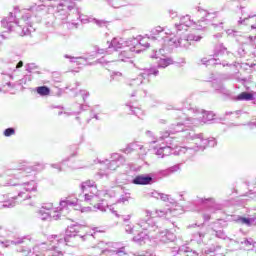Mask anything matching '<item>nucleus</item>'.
<instances>
[{
  "label": "nucleus",
  "mask_w": 256,
  "mask_h": 256,
  "mask_svg": "<svg viewBox=\"0 0 256 256\" xmlns=\"http://www.w3.org/2000/svg\"><path fill=\"white\" fill-rule=\"evenodd\" d=\"M201 110L191 103V99H186L183 102L182 110L176 112V121L170 125L171 133H182L187 141H193L194 145H199L201 151H205L207 147H215L217 140L215 138H205L203 134H197L191 129H185L189 125H199L201 121L193 118V115H199Z\"/></svg>",
  "instance_id": "obj_1"
},
{
  "label": "nucleus",
  "mask_w": 256,
  "mask_h": 256,
  "mask_svg": "<svg viewBox=\"0 0 256 256\" xmlns=\"http://www.w3.org/2000/svg\"><path fill=\"white\" fill-rule=\"evenodd\" d=\"M7 185L16 187L18 195L13 197H9V194L2 195L3 199L0 201V209H11L17 203H21V201L31 199V191H37V183L33 180L29 182H13V180H10Z\"/></svg>",
  "instance_id": "obj_2"
},
{
  "label": "nucleus",
  "mask_w": 256,
  "mask_h": 256,
  "mask_svg": "<svg viewBox=\"0 0 256 256\" xmlns=\"http://www.w3.org/2000/svg\"><path fill=\"white\" fill-rule=\"evenodd\" d=\"M191 25H195V22L191 20V16L186 15L180 18L179 24H175V32L161 26H156L151 29L150 35L146 36H148L150 41H158V43L163 44L166 43V41H169V35H175L176 33V37H179L187 33V30L189 27H191Z\"/></svg>",
  "instance_id": "obj_3"
},
{
  "label": "nucleus",
  "mask_w": 256,
  "mask_h": 256,
  "mask_svg": "<svg viewBox=\"0 0 256 256\" xmlns=\"http://www.w3.org/2000/svg\"><path fill=\"white\" fill-rule=\"evenodd\" d=\"M11 245H21L17 248L18 253H22V255H32L34 256H63V252L47 249L46 244L42 243L40 245H36L33 247L32 251L31 248L25 245H31V238L22 237L16 238L14 240H7L5 242V247H11Z\"/></svg>",
  "instance_id": "obj_4"
},
{
  "label": "nucleus",
  "mask_w": 256,
  "mask_h": 256,
  "mask_svg": "<svg viewBox=\"0 0 256 256\" xmlns=\"http://www.w3.org/2000/svg\"><path fill=\"white\" fill-rule=\"evenodd\" d=\"M31 23V14H24L21 19L17 20V16L10 12L8 17L1 20V25L4 29L11 32L13 31V27L17 26L18 33L20 37H27L31 35L33 31V26L29 25Z\"/></svg>",
  "instance_id": "obj_5"
},
{
  "label": "nucleus",
  "mask_w": 256,
  "mask_h": 256,
  "mask_svg": "<svg viewBox=\"0 0 256 256\" xmlns=\"http://www.w3.org/2000/svg\"><path fill=\"white\" fill-rule=\"evenodd\" d=\"M79 203V199L75 198L74 200H71L69 198H66L65 200L60 201V206L57 208L56 211L53 212H47L44 209H41L39 211L40 219L42 221H47L49 219H54V221H59L61 219V215L65 217L66 215H69V207H75Z\"/></svg>",
  "instance_id": "obj_6"
},
{
  "label": "nucleus",
  "mask_w": 256,
  "mask_h": 256,
  "mask_svg": "<svg viewBox=\"0 0 256 256\" xmlns=\"http://www.w3.org/2000/svg\"><path fill=\"white\" fill-rule=\"evenodd\" d=\"M68 17L71 21L66 23L68 29H77V27H79V23L76 21H81L84 24L95 23L98 25V27H103V25H105V21L97 20L95 18L81 14V9L77 7L70 10Z\"/></svg>",
  "instance_id": "obj_7"
},
{
  "label": "nucleus",
  "mask_w": 256,
  "mask_h": 256,
  "mask_svg": "<svg viewBox=\"0 0 256 256\" xmlns=\"http://www.w3.org/2000/svg\"><path fill=\"white\" fill-rule=\"evenodd\" d=\"M203 39V36L197 35V34H182L181 36H175L174 38H169L168 43L172 47H180L181 49H187L188 47H191V43L193 41L195 43H199Z\"/></svg>",
  "instance_id": "obj_8"
},
{
  "label": "nucleus",
  "mask_w": 256,
  "mask_h": 256,
  "mask_svg": "<svg viewBox=\"0 0 256 256\" xmlns=\"http://www.w3.org/2000/svg\"><path fill=\"white\" fill-rule=\"evenodd\" d=\"M151 75L157 77V75H159V70H157L155 67L144 68L143 72L140 73L138 77L129 79L127 81V85L128 87L137 89V87H140V85H146V83H149V77H151Z\"/></svg>",
  "instance_id": "obj_9"
},
{
  "label": "nucleus",
  "mask_w": 256,
  "mask_h": 256,
  "mask_svg": "<svg viewBox=\"0 0 256 256\" xmlns=\"http://www.w3.org/2000/svg\"><path fill=\"white\" fill-rule=\"evenodd\" d=\"M77 233H79L77 230V225L69 226L66 229L64 238H60L57 241L58 243L68 245V247H77L79 241L83 239V236H79Z\"/></svg>",
  "instance_id": "obj_10"
},
{
  "label": "nucleus",
  "mask_w": 256,
  "mask_h": 256,
  "mask_svg": "<svg viewBox=\"0 0 256 256\" xmlns=\"http://www.w3.org/2000/svg\"><path fill=\"white\" fill-rule=\"evenodd\" d=\"M81 191L85 193L87 189H90V193L84 194V201L86 203H90V205H93V203H96V201H99V191L97 190V186H95V181L93 180H87L85 182L81 183Z\"/></svg>",
  "instance_id": "obj_11"
},
{
  "label": "nucleus",
  "mask_w": 256,
  "mask_h": 256,
  "mask_svg": "<svg viewBox=\"0 0 256 256\" xmlns=\"http://www.w3.org/2000/svg\"><path fill=\"white\" fill-rule=\"evenodd\" d=\"M35 171V166L29 164H22L19 168L9 169L5 171V175L12 176L17 181H21L28 177L29 173Z\"/></svg>",
  "instance_id": "obj_12"
},
{
  "label": "nucleus",
  "mask_w": 256,
  "mask_h": 256,
  "mask_svg": "<svg viewBox=\"0 0 256 256\" xmlns=\"http://www.w3.org/2000/svg\"><path fill=\"white\" fill-rule=\"evenodd\" d=\"M152 213L151 211H146V218H141L137 225L144 231H148L149 233H155L159 229V226L157 225V221H155V218L151 217Z\"/></svg>",
  "instance_id": "obj_13"
},
{
  "label": "nucleus",
  "mask_w": 256,
  "mask_h": 256,
  "mask_svg": "<svg viewBox=\"0 0 256 256\" xmlns=\"http://www.w3.org/2000/svg\"><path fill=\"white\" fill-rule=\"evenodd\" d=\"M201 151V148L199 145H196L194 147H181L178 146L175 148L174 155H178L179 157H182V161L186 163V161H189V159H193L197 152Z\"/></svg>",
  "instance_id": "obj_14"
},
{
  "label": "nucleus",
  "mask_w": 256,
  "mask_h": 256,
  "mask_svg": "<svg viewBox=\"0 0 256 256\" xmlns=\"http://www.w3.org/2000/svg\"><path fill=\"white\" fill-rule=\"evenodd\" d=\"M200 205H209L208 206V212H205L203 214L204 221H210L211 220V213H216V211L221 210V206L215 204V198L209 197V198H198L197 200Z\"/></svg>",
  "instance_id": "obj_15"
},
{
  "label": "nucleus",
  "mask_w": 256,
  "mask_h": 256,
  "mask_svg": "<svg viewBox=\"0 0 256 256\" xmlns=\"http://www.w3.org/2000/svg\"><path fill=\"white\" fill-rule=\"evenodd\" d=\"M125 163V157L119 153H113L111 155V161L105 160L101 162L102 169H108L109 171H116L118 167H121Z\"/></svg>",
  "instance_id": "obj_16"
},
{
  "label": "nucleus",
  "mask_w": 256,
  "mask_h": 256,
  "mask_svg": "<svg viewBox=\"0 0 256 256\" xmlns=\"http://www.w3.org/2000/svg\"><path fill=\"white\" fill-rule=\"evenodd\" d=\"M163 53H165V49L161 48L159 51L155 52V55L152 56L154 59H159L158 69H165L166 67H169V65L173 64V59L165 57Z\"/></svg>",
  "instance_id": "obj_17"
},
{
  "label": "nucleus",
  "mask_w": 256,
  "mask_h": 256,
  "mask_svg": "<svg viewBox=\"0 0 256 256\" xmlns=\"http://www.w3.org/2000/svg\"><path fill=\"white\" fill-rule=\"evenodd\" d=\"M131 183L133 185H153L155 180L152 174H139L132 179Z\"/></svg>",
  "instance_id": "obj_18"
},
{
  "label": "nucleus",
  "mask_w": 256,
  "mask_h": 256,
  "mask_svg": "<svg viewBox=\"0 0 256 256\" xmlns=\"http://www.w3.org/2000/svg\"><path fill=\"white\" fill-rule=\"evenodd\" d=\"M166 140V145L163 143L164 147V157H169V155H175V149H177V138H171L168 136Z\"/></svg>",
  "instance_id": "obj_19"
},
{
  "label": "nucleus",
  "mask_w": 256,
  "mask_h": 256,
  "mask_svg": "<svg viewBox=\"0 0 256 256\" xmlns=\"http://www.w3.org/2000/svg\"><path fill=\"white\" fill-rule=\"evenodd\" d=\"M157 237L159 238L160 243L164 244L173 243V241L177 239V236L169 230L158 232Z\"/></svg>",
  "instance_id": "obj_20"
},
{
  "label": "nucleus",
  "mask_w": 256,
  "mask_h": 256,
  "mask_svg": "<svg viewBox=\"0 0 256 256\" xmlns=\"http://www.w3.org/2000/svg\"><path fill=\"white\" fill-rule=\"evenodd\" d=\"M218 227H227V222L225 220H218L215 222L214 227L212 228L213 235L218 239H227V234L223 230H217Z\"/></svg>",
  "instance_id": "obj_21"
},
{
  "label": "nucleus",
  "mask_w": 256,
  "mask_h": 256,
  "mask_svg": "<svg viewBox=\"0 0 256 256\" xmlns=\"http://www.w3.org/2000/svg\"><path fill=\"white\" fill-rule=\"evenodd\" d=\"M21 67H23V61H19L14 67L9 68L10 72H2L1 75L3 76V79L5 81H13V79H15V73H19L17 69H21Z\"/></svg>",
  "instance_id": "obj_22"
},
{
  "label": "nucleus",
  "mask_w": 256,
  "mask_h": 256,
  "mask_svg": "<svg viewBox=\"0 0 256 256\" xmlns=\"http://www.w3.org/2000/svg\"><path fill=\"white\" fill-rule=\"evenodd\" d=\"M121 219L123 221V228L125 233L128 235H133V233H135V225L131 223V214L121 216Z\"/></svg>",
  "instance_id": "obj_23"
},
{
  "label": "nucleus",
  "mask_w": 256,
  "mask_h": 256,
  "mask_svg": "<svg viewBox=\"0 0 256 256\" xmlns=\"http://www.w3.org/2000/svg\"><path fill=\"white\" fill-rule=\"evenodd\" d=\"M133 53H135V51H133V48L127 47L125 50L121 51L118 54V59L120 61H123L124 63H132L131 58L133 57Z\"/></svg>",
  "instance_id": "obj_24"
},
{
  "label": "nucleus",
  "mask_w": 256,
  "mask_h": 256,
  "mask_svg": "<svg viewBox=\"0 0 256 256\" xmlns=\"http://www.w3.org/2000/svg\"><path fill=\"white\" fill-rule=\"evenodd\" d=\"M146 135L147 137H151V143H159V141H165L166 139H169L171 133H169V131L161 132L159 138H157L151 131L148 130L146 131Z\"/></svg>",
  "instance_id": "obj_25"
},
{
  "label": "nucleus",
  "mask_w": 256,
  "mask_h": 256,
  "mask_svg": "<svg viewBox=\"0 0 256 256\" xmlns=\"http://www.w3.org/2000/svg\"><path fill=\"white\" fill-rule=\"evenodd\" d=\"M123 47H127L125 40H123V38H114L109 44L108 49H114V51H119V49H123Z\"/></svg>",
  "instance_id": "obj_26"
},
{
  "label": "nucleus",
  "mask_w": 256,
  "mask_h": 256,
  "mask_svg": "<svg viewBox=\"0 0 256 256\" xmlns=\"http://www.w3.org/2000/svg\"><path fill=\"white\" fill-rule=\"evenodd\" d=\"M132 241L137 245H145L149 241V234L146 232H139L132 238Z\"/></svg>",
  "instance_id": "obj_27"
},
{
  "label": "nucleus",
  "mask_w": 256,
  "mask_h": 256,
  "mask_svg": "<svg viewBox=\"0 0 256 256\" xmlns=\"http://www.w3.org/2000/svg\"><path fill=\"white\" fill-rule=\"evenodd\" d=\"M225 55H231V52L227 50V47H225L223 43L216 45L214 48V57H223Z\"/></svg>",
  "instance_id": "obj_28"
},
{
  "label": "nucleus",
  "mask_w": 256,
  "mask_h": 256,
  "mask_svg": "<svg viewBox=\"0 0 256 256\" xmlns=\"http://www.w3.org/2000/svg\"><path fill=\"white\" fill-rule=\"evenodd\" d=\"M152 197H154L155 199H161V201H164L165 203H170L171 205H175L176 203L175 199L171 198V196L167 194L153 192Z\"/></svg>",
  "instance_id": "obj_29"
},
{
  "label": "nucleus",
  "mask_w": 256,
  "mask_h": 256,
  "mask_svg": "<svg viewBox=\"0 0 256 256\" xmlns=\"http://www.w3.org/2000/svg\"><path fill=\"white\" fill-rule=\"evenodd\" d=\"M181 169V164H175L174 166L169 167L168 169L161 170L159 175L162 177H169V175H173V173H177Z\"/></svg>",
  "instance_id": "obj_30"
},
{
  "label": "nucleus",
  "mask_w": 256,
  "mask_h": 256,
  "mask_svg": "<svg viewBox=\"0 0 256 256\" xmlns=\"http://www.w3.org/2000/svg\"><path fill=\"white\" fill-rule=\"evenodd\" d=\"M212 87L217 91V93H221L222 95H229V90L225 88V85L221 81L215 80L212 82Z\"/></svg>",
  "instance_id": "obj_31"
},
{
  "label": "nucleus",
  "mask_w": 256,
  "mask_h": 256,
  "mask_svg": "<svg viewBox=\"0 0 256 256\" xmlns=\"http://www.w3.org/2000/svg\"><path fill=\"white\" fill-rule=\"evenodd\" d=\"M143 149V145H140L137 142H133L127 145V147L122 150V153L129 155V153H133V151H141Z\"/></svg>",
  "instance_id": "obj_32"
},
{
  "label": "nucleus",
  "mask_w": 256,
  "mask_h": 256,
  "mask_svg": "<svg viewBox=\"0 0 256 256\" xmlns=\"http://www.w3.org/2000/svg\"><path fill=\"white\" fill-rule=\"evenodd\" d=\"M178 255L181 256H197V251L191 249L189 246H181L178 249Z\"/></svg>",
  "instance_id": "obj_33"
},
{
  "label": "nucleus",
  "mask_w": 256,
  "mask_h": 256,
  "mask_svg": "<svg viewBox=\"0 0 256 256\" xmlns=\"http://www.w3.org/2000/svg\"><path fill=\"white\" fill-rule=\"evenodd\" d=\"M255 95L251 92H242L235 97V101H253Z\"/></svg>",
  "instance_id": "obj_34"
},
{
  "label": "nucleus",
  "mask_w": 256,
  "mask_h": 256,
  "mask_svg": "<svg viewBox=\"0 0 256 256\" xmlns=\"http://www.w3.org/2000/svg\"><path fill=\"white\" fill-rule=\"evenodd\" d=\"M136 41V45L133 48L132 51H135V53H141V50L139 49L140 47H144L145 49H149L150 44L149 42L145 41V38L141 39L140 41L134 40Z\"/></svg>",
  "instance_id": "obj_35"
},
{
  "label": "nucleus",
  "mask_w": 256,
  "mask_h": 256,
  "mask_svg": "<svg viewBox=\"0 0 256 256\" xmlns=\"http://www.w3.org/2000/svg\"><path fill=\"white\" fill-rule=\"evenodd\" d=\"M72 157H75V154H72L71 157L63 160L61 163L51 164V167L53 169H57L58 173H61V171H65V167H63V165H67V163H69V161H71Z\"/></svg>",
  "instance_id": "obj_36"
},
{
  "label": "nucleus",
  "mask_w": 256,
  "mask_h": 256,
  "mask_svg": "<svg viewBox=\"0 0 256 256\" xmlns=\"http://www.w3.org/2000/svg\"><path fill=\"white\" fill-rule=\"evenodd\" d=\"M64 58L65 59H70V63H77L78 65H81L82 63H87V58H85L83 56L73 57V56H71L69 54H65Z\"/></svg>",
  "instance_id": "obj_37"
},
{
  "label": "nucleus",
  "mask_w": 256,
  "mask_h": 256,
  "mask_svg": "<svg viewBox=\"0 0 256 256\" xmlns=\"http://www.w3.org/2000/svg\"><path fill=\"white\" fill-rule=\"evenodd\" d=\"M36 93L40 95V97H47L51 94V89L48 86H38L36 88Z\"/></svg>",
  "instance_id": "obj_38"
},
{
  "label": "nucleus",
  "mask_w": 256,
  "mask_h": 256,
  "mask_svg": "<svg viewBox=\"0 0 256 256\" xmlns=\"http://www.w3.org/2000/svg\"><path fill=\"white\" fill-rule=\"evenodd\" d=\"M201 63L206 67H209V65H221V61L217 58H202Z\"/></svg>",
  "instance_id": "obj_39"
},
{
  "label": "nucleus",
  "mask_w": 256,
  "mask_h": 256,
  "mask_svg": "<svg viewBox=\"0 0 256 256\" xmlns=\"http://www.w3.org/2000/svg\"><path fill=\"white\" fill-rule=\"evenodd\" d=\"M215 119V114L213 112L202 111L201 123H211Z\"/></svg>",
  "instance_id": "obj_40"
},
{
  "label": "nucleus",
  "mask_w": 256,
  "mask_h": 256,
  "mask_svg": "<svg viewBox=\"0 0 256 256\" xmlns=\"http://www.w3.org/2000/svg\"><path fill=\"white\" fill-rule=\"evenodd\" d=\"M47 1L45 0H40L37 4L32 6L30 9L31 11H43L47 7Z\"/></svg>",
  "instance_id": "obj_41"
},
{
  "label": "nucleus",
  "mask_w": 256,
  "mask_h": 256,
  "mask_svg": "<svg viewBox=\"0 0 256 256\" xmlns=\"http://www.w3.org/2000/svg\"><path fill=\"white\" fill-rule=\"evenodd\" d=\"M132 113V115H135L138 117V119H143L144 112L141 110V108L133 107L132 105H127Z\"/></svg>",
  "instance_id": "obj_42"
},
{
  "label": "nucleus",
  "mask_w": 256,
  "mask_h": 256,
  "mask_svg": "<svg viewBox=\"0 0 256 256\" xmlns=\"http://www.w3.org/2000/svg\"><path fill=\"white\" fill-rule=\"evenodd\" d=\"M205 235H207L206 232H203V231L197 232L193 236V241H196L198 245H201L203 244V239H205Z\"/></svg>",
  "instance_id": "obj_43"
},
{
  "label": "nucleus",
  "mask_w": 256,
  "mask_h": 256,
  "mask_svg": "<svg viewBox=\"0 0 256 256\" xmlns=\"http://www.w3.org/2000/svg\"><path fill=\"white\" fill-rule=\"evenodd\" d=\"M154 153H155V155H157V157H160V159H163V157H165L163 143L160 146H155L154 147Z\"/></svg>",
  "instance_id": "obj_44"
},
{
  "label": "nucleus",
  "mask_w": 256,
  "mask_h": 256,
  "mask_svg": "<svg viewBox=\"0 0 256 256\" xmlns=\"http://www.w3.org/2000/svg\"><path fill=\"white\" fill-rule=\"evenodd\" d=\"M158 217H169V215H173L175 213V210L168 209L166 212L163 210L156 211Z\"/></svg>",
  "instance_id": "obj_45"
},
{
  "label": "nucleus",
  "mask_w": 256,
  "mask_h": 256,
  "mask_svg": "<svg viewBox=\"0 0 256 256\" xmlns=\"http://www.w3.org/2000/svg\"><path fill=\"white\" fill-rule=\"evenodd\" d=\"M187 195H189V192L187 191H181L176 194L177 201H187Z\"/></svg>",
  "instance_id": "obj_46"
},
{
  "label": "nucleus",
  "mask_w": 256,
  "mask_h": 256,
  "mask_svg": "<svg viewBox=\"0 0 256 256\" xmlns=\"http://www.w3.org/2000/svg\"><path fill=\"white\" fill-rule=\"evenodd\" d=\"M15 133H16V130H15L14 127L6 128V129L3 131L4 137H13V135H15Z\"/></svg>",
  "instance_id": "obj_47"
},
{
  "label": "nucleus",
  "mask_w": 256,
  "mask_h": 256,
  "mask_svg": "<svg viewBox=\"0 0 256 256\" xmlns=\"http://www.w3.org/2000/svg\"><path fill=\"white\" fill-rule=\"evenodd\" d=\"M239 223H241L242 225H247V227H251L252 222H251V218H247V217H239L238 218Z\"/></svg>",
  "instance_id": "obj_48"
},
{
  "label": "nucleus",
  "mask_w": 256,
  "mask_h": 256,
  "mask_svg": "<svg viewBox=\"0 0 256 256\" xmlns=\"http://www.w3.org/2000/svg\"><path fill=\"white\" fill-rule=\"evenodd\" d=\"M108 4L114 9H119V7H123V4H121V0H108Z\"/></svg>",
  "instance_id": "obj_49"
},
{
  "label": "nucleus",
  "mask_w": 256,
  "mask_h": 256,
  "mask_svg": "<svg viewBox=\"0 0 256 256\" xmlns=\"http://www.w3.org/2000/svg\"><path fill=\"white\" fill-rule=\"evenodd\" d=\"M25 69L28 73H33V71H36V69H39V66L35 63H29L26 64Z\"/></svg>",
  "instance_id": "obj_50"
},
{
  "label": "nucleus",
  "mask_w": 256,
  "mask_h": 256,
  "mask_svg": "<svg viewBox=\"0 0 256 256\" xmlns=\"http://www.w3.org/2000/svg\"><path fill=\"white\" fill-rule=\"evenodd\" d=\"M94 205V209H98L99 211L105 212L107 211V208L105 207V205L103 203H99V201L93 202Z\"/></svg>",
  "instance_id": "obj_51"
},
{
  "label": "nucleus",
  "mask_w": 256,
  "mask_h": 256,
  "mask_svg": "<svg viewBox=\"0 0 256 256\" xmlns=\"http://www.w3.org/2000/svg\"><path fill=\"white\" fill-rule=\"evenodd\" d=\"M221 249V246H211L210 248L206 249L204 251L205 255H209V253H215L216 251H219Z\"/></svg>",
  "instance_id": "obj_52"
},
{
  "label": "nucleus",
  "mask_w": 256,
  "mask_h": 256,
  "mask_svg": "<svg viewBox=\"0 0 256 256\" xmlns=\"http://www.w3.org/2000/svg\"><path fill=\"white\" fill-rule=\"evenodd\" d=\"M227 35L229 37H239L240 33L239 31H236V30H232V29H229L226 31Z\"/></svg>",
  "instance_id": "obj_53"
},
{
  "label": "nucleus",
  "mask_w": 256,
  "mask_h": 256,
  "mask_svg": "<svg viewBox=\"0 0 256 256\" xmlns=\"http://www.w3.org/2000/svg\"><path fill=\"white\" fill-rule=\"evenodd\" d=\"M80 95L83 99V102L85 103V101H87V98L89 97V91L87 90H81L80 91Z\"/></svg>",
  "instance_id": "obj_54"
},
{
  "label": "nucleus",
  "mask_w": 256,
  "mask_h": 256,
  "mask_svg": "<svg viewBox=\"0 0 256 256\" xmlns=\"http://www.w3.org/2000/svg\"><path fill=\"white\" fill-rule=\"evenodd\" d=\"M41 209H43L44 211L49 212V211H51V209H53V204H45V205L42 206Z\"/></svg>",
  "instance_id": "obj_55"
},
{
  "label": "nucleus",
  "mask_w": 256,
  "mask_h": 256,
  "mask_svg": "<svg viewBox=\"0 0 256 256\" xmlns=\"http://www.w3.org/2000/svg\"><path fill=\"white\" fill-rule=\"evenodd\" d=\"M63 114L66 115V117H69V115H79V112L78 113H68V112H63V111L58 112L59 116H61Z\"/></svg>",
  "instance_id": "obj_56"
},
{
  "label": "nucleus",
  "mask_w": 256,
  "mask_h": 256,
  "mask_svg": "<svg viewBox=\"0 0 256 256\" xmlns=\"http://www.w3.org/2000/svg\"><path fill=\"white\" fill-rule=\"evenodd\" d=\"M169 15L172 19H175V17H177V11L169 10Z\"/></svg>",
  "instance_id": "obj_57"
},
{
  "label": "nucleus",
  "mask_w": 256,
  "mask_h": 256,
  "mask_svg": "<svg viewBox=\"0 0 256 256\" xmlns=\"http://www.w3.org/2000/svg\"><path fill=\"white\" fill-rule=\"evenodd\" d=\"M25 83H27V77H24V78L18 80V85H23V84L25 85Z\"/></svg>",
  "instance_id": "obj_58"
},
{
  "label": "nucleus",
  "mask_w": 256,
  "mask_h": 256,
  "mask_svg": "<svg viewBox=\"0 0 256 256\" xmlns=\"http://www.w3.org/2000/svg\"><path fill=\"white\" fill-rule=\"evenodd\" d=\"M198 11H199L200 13H203V15H204L205 17H207L208 15H210L207 11L201 9V7H198Z\"/></svg>",
  "instance_id": "obj_59"
},
{
  "label": "nucleus",
  "mask_w": 256,
  "mask_h": 256,
  "mask_svg": "<svg viewBox=\"0 0 256 256\" xmlns=\"http://www.w3.org/2000/svg\"><path fill=\"white\" fill-rule=\"evenodd\" d=\"M96 53H98L99 55H103V54L106 53V50H105V49L98 48V49L96 50Z\"/></svg>",
  "instance_id": "obj_60"
},
{
  "label": "nucleus",
  "mask_w": 256,
  "mask_h": 256,
  "mask_svg": "<svg viewBox=\"0 0 256 256\" xmlns=\"http://www.w3.org/2000/svg\"><path fill=\"white\" fill-rule=\"evenodd\" d=\"M133 255L134 256H153V254H143V253H139V252H136Z\"/></svg>",
  "instance_id": "obj_61"
},
{
  "label": "nucleus",
  "mask_w": 256,
  "mask_h": 256,
  "mask_svg": "<svg viewBox=\"0 0 256 256\" xmlns=\"http://www.w3.org/2000/svg\"><path fill=\"white\" fill-rule=\"evenodd\" d=\"M7 87H11V89H15V83H11V81L6 82Z\"/></svg>",
  "instance_id": "obj_62"
},
{
  "label": "nucleus",
  "mask_w": 256,
  "mask_h": 256,
  "mask_svg": "<svg viewBox=\"0 0 256 256\" xmlns=\"http://www.w3.org/2000/svg\"><path fill=\"white\" fill-rule=\"evenodd\" d=\"M87 211H91V207H83V208H81V212L82 213H85Z\"/></svg>",
  "instance_id": "obj_63"
},
{
  "label": "nucleus",
  "mask_w": 256,
  "mask_h": 256,
  "mask_svg": "<svg viewBox=\"0 0 256 256\" xmlns=\"http://www.w3.org/2000/svg\"><path fill=\"white\" fill-rule=\"evenodd\" d=\"M251 223H252V225H256V217L251 218Z\"/></svg>",
  "instance_id": "obj_64"
}]
</instances>
